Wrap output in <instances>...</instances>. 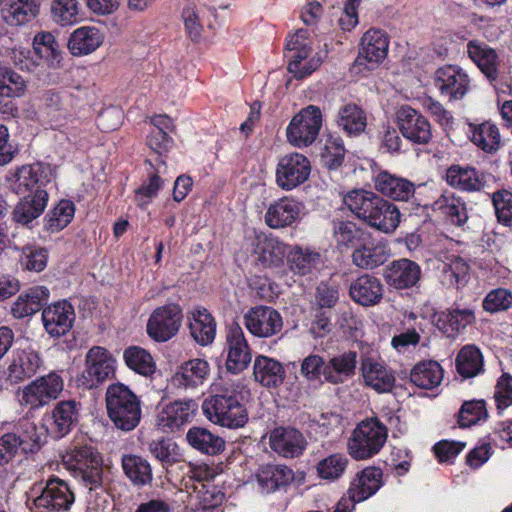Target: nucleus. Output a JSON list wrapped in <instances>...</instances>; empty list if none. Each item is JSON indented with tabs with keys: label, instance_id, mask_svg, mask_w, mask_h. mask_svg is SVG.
Instances as JSON below:
<instances>
[{
	"label": "nucleus",
	"instance_id": "69168bd1",
	"mask_svg": "<svg viewBox=\"0 0 512 512\" xmlns=\"http://www.w3.org/2000/svg\"><path fill=\"white\" fill-rule=\"evenodd\" d=\"M326 360L319 354L311 353L306 356L300 365V375L310 383H322L325 380Z\"/></svg>",
	"mask_w": 512,
	"mask_h": 512
},
{
	"label": "nucleus",
	"instance_id": "6e6d98bb",
	"mask_svg": "<svg viewBox=\"0 0 512 512\" xmlns=\"http://www.w3.org/2000/svg\"><path fill=\"white\" fill-rule=\"evenodd\" d=\"M337 125L348 135H359L367 125L366 113L354 103L343 105L337 116Z\"/></svg>",
	"mask_w": 512,
	"mask_h": 512
},
{
	"label": "nucleus",
	"instance_id": "052dcab7",
	"mask_svg": "<svg viewBox=\"0 0 512 512\" xmlns=\"http://www.w3.org/2000/svg\"><path fill=\"white\" fill-rule=\"evenodd\" d=\"M456 368L464 378L477 376L483 371V356L476 346H464L456 357Z\"/></svg>",
	"mask_w": 512,
	"mask_h": 512
},
{
	"label": "nucleus",
	"instance_id": "13d9d810",
	"mask_svg": "<svg viewBox=\"0 0 512 512\" xmlns=\"http://www.w3.org/2000/svg\"><path fill=\"white\" fill-rule=\"evenodd\" d=\"M125 364L137 374L151 377L157 369L153 356L144 348L130 346L124 350Z\"/></svg>",
	"mask_w": 512,
	"mask_h": 512
},
{
	"label": "nucleus",
	"instance_id": "0e129e2a",
	"mask_svg": "<svg viewBox=\"0 0 512 512\" xmlns=\"http://www.w3.org/2000/svg\"><path fill=\"white\" fill-rule=\"evenodd\" d=\"M79 3L77 0H53L51 15L61 26L73 25L78 21Z\"/></svg>",
	"mask_w": 512,
	"mask_h": 512
},
{
	"label": "nucleus",
	"instance_id": "393cba45",
	"mask_svg": "<svg viewBox=\"0 0 512 512\" xmlns=\"http://www.w3.org/2000/svg\"><path fill=\"white\" fill-rule=\"evenodd\" d=\"M74 320V308L65 300L54 303L42 311L43 325L52 337H60L69 332Z\"/></svg>",
	"mask_w": 512,
	"mask_h": 512
},
{
	"label": "nucleus",
	"instance_id": "423d86ee",
	"mask_svg": "<svg viewBox=\"0 0 512 512\" xmlns=\"http://www.w3.org/2000/svg\"><path fill=\"white\" fill-rule=\"evenodd\" d=\"M308 36V30L299 29L287 39L286 43V57L289 59L287 69L298 79L312 74L323 61L318 53L311 56L312 46Z\"/></svg>",
	"mask_w": 512,
	"mask_h": 512
},
{
	"label": "nucleus",
	"instance_id": "b1692460",
	"mask_svg": "<svg viewBox=\"0 0 512 512\" xmlns=\"http://www.w3.org/2000/svg\"><path fill=\"white\" fill-rule=\"evenodd\" d=\"M421 267L414 261L401 258L392 261L384 269L386 283L397 290L409 289L418 284L421 279Z\"/></svg>",
	"mask_w": 512,
	"mask_h": 512
},
{
	"label": "nucleus",
	"instance_id": "72a5a7b5",
	"mask_svg": "<svg viewBox=\"0 0 512 512\" xmlns=\"http://www.w3.org/2000/svg\"><path fill=\"white\" fill-rule=\"evenodd\" d=\"M383 472L380 468L369 466L356 473L350 482L347 494L354 501L362 502L374 495L382 486Z\"/></svg>",
	"mask_w": 512,
	"mask_h": 512
},
{
	"label": "nucleus",
	"instance_id": "6e6552de",
	"mask_svg": "<svg viewBox=\"0 0 512 512\" xmlns=\"http://www.w3.org/2000/svg\"><path fill=\"white\" fill-rule=\"evenodd\" d=\"M41 447V439L36 425L28 420H20L12 432L0 437V466L9 463L19 451L35 453Z\"/></svg>",
	"mask_w": 512,
	"mask_h": 512
},
{
	"label": "nucleus",
	"instance_id": "ea45409f",
	"mask_svg": "<svg viewBox=\"0 0 512 512\" xmlns=\"http://www.w3.org/2000/svg\"><path fill=\"white\" fill-rule=\"evenodd\" d=\"M445 180L451 187L466 192L480 191L485 185L483 174L470 166L451 165Z\"/></svg>",
	"mask_w": 512,
	"mask_h": 512
},
{
	"label": "nucleus",
	"instance_id": "412c9836",
	"mask_svg": "<svg viewBox=\"0 0 512 512\" xmlns=\"http://www.w3.org/2000/svg\"><path fill=\"white\" fill-rule=\"evenodd\" d=\"M271 449L284 458H296L303 454L307 440L303 433L293 427H277L269 435Z\"/></svg>",
	"mask_w": 512,
	"mask_h": 512
},
{
	"label": "nucleus",
	"instance_id": "a19ab883",
	"mask_svg": "<svg viewBox=\"0 0 512 512\" xmlns=\"http://www.w3.org/2000/svg\"><path fill=\"white\" fill-rule=\"evenodd\" d=\"M253 375L255 381L266 388H277L285 380L286 372L279 361L259 355L254 360Z\"/></svg>",
	"mask_w": 512,
	"mask_h": 512
},
{
	"label": "nucleus",
	"instance_id": "79ce46f5",
	"mask_svg": "<svg viewBox=\"0 0 512 512\" xmlns=\"http://www.w3.org/2000/svg\"><path fill=\"white\" fill-rule=\"evenodd\" d=\"M210 372L206 360L195 358L184 362L174 374V385L184 388H196L202 385Z\"/></svg>",
	"mask_w": 512,
	"mask_h": 512
},
{
	"label": "nucleus",
	"instance_id": "6ab92c4d",
	"mask_svg": "<svg viewBox=\"0 0 512 512\" xmlns=\"http://www.w3.org/2000/svg\"><path fill=\"white\" fill-rule=\"evenodd\" d=\"M364 383L378 393L390 392L395 385V375L377 355L366 354L361 358Z\"/></svg>",
	"mask_w": 512,
	"mask_h": 512
},
{
	"label": "nucleus",
	"instance_id": "cd10ccee",
	"mask_svg": "<svg viewBox=\"0 0 512 512\" xmlns=\"http://www.w3.org/2000/svg\"><path fill=\"white\" fill-rule=\"evenodd\" d=\"M187 512H219L225 494L213 482L201 484L188 491Z\"/></svg>",
	"mask_w": 512,
	"mask_h": 512
},
{
	"label": "nucleus",
	"instance_id": "39448f33",
	"mask_svg": "<svg viewBox=\"0 0 512 512\" xmlns=\"http://www.w3.org/2000/svg\"><path fill=\"white\" fill-rule=\"evenodd\" d=\"M387 437L388 429L377 417L362 420L348 440V453L355 460L369 459L379 453Z\"/></svg>",
	"mask_w": 512,
	"mask_h": 512
},
{
	"label": "nucleus",
	"instance_id": "338daca9",
	"mask_svg": "<svg viewBox=\"0 0 512 512\" xmlns=\"http://www.w3.org/2000/svg\"><path fill=\"white\" fill-rule=\"evenodd\" d=\"M345 148L341 137L329 136L321 152V160L329 169L339 167L344 160Z\"/></svg>",
	"mask_w": 512,
	"mask_h": 512
},
{
	"label": "nucleus",
	"instance_id": "864d4df0",
	"mask_svg": "<svg viewBox=\"0 0 512 512\" xmlns=\"http://www.w3.org/2000/svg\"><path fill=\"white\" fill-rule=\"evenodd\" d=\"M470 140L485 153H495L501 146V136L498 127L491 122L470 125Z\"/></svg>",
	"mask_w": 512,
	"mask_h": 512
},
{
	"label": "nucleus",
	"instance_id": "f8f14e48",
	"mask_svg": "<svg viewBox=\"0 0 512 512\" xmlns=\"http://www.w3.org/2000/svg\"><path fill=\"white\" fill-rule=\"evenodd\" d=\"M183 311L179 304L169 303L157 307L147 322V334L156 342H166L181 328Z\"/></svg>",
	"mask_w": 512,
	"mask_h": 512
},
{
	"label": "nucleus",
	"instance_id": "4d7b16f0",
	"mask_svg": "<svg viewBox=\"0 0 512 512\" xmlns=\"http://www.w3.org/2000/svg\"><path fill=\"white\" fill-rule=\"evenodd\" d=\"M469 271L470 266L466 260L453 256L448 259V262L444 263L441 282L448 288L459 289L468 283Z\"/></svg>",
	"mask_w": 512,
	"mask_h": 512
},
{
	"label": "nucleus",
	"instance_id": "aec40b11",
	"mask_svg": "<svg viewBox=\"0 0 512 512\" xmlns=\"http://www.w3.org/2000/svg\"><path fill=\"white\" fill-rule=\"evenodd\" d=\"M304 208L302 202L293 197L284 196L268 206L264 216L265 223L272 229L290 227L302 218Z\"/></svg>",
	"mask_w": 512,
	"mask_h": 512
},
{
	"label": "nucleus",
	"instance_id": "e433bc0d",
	"mask_svg": "<svg viewBox=\"0 0 512 512\" xmlns=\"http://www.w3.org/2000/svg\"><path fill=\"white\" fill-rule=\"evenodd\" d=\"M357 363L355 351L349 350L332 356L326 361L325 381L333 385L343 384L355 375Z\"/></svg>",
	"mask_w": 512,
	"mask_h": 512
},
{
	"label": "nucleus",
	"instance_id": "e2e57ef3",
	"mask_svg": "<svg viewBox=\"0 0 512 512\" xmlns=\"http://www.w3.org/2000/svg\"><path fill=\"white\" fill-rule=\"evenodd\" d=\"M75 214L74 203L70 200H61L45 217V228L50 232L64 229Z\"/></svg>",
	"mask_w": 512,
	"mask_h": 512
},
{
	"label": "nucleus",
	"instance_id": "c756f323",
	"mask_svg": "<svg viewBox=\"0 0 512 512\" xmlns=\"http://www.w3.org/2000/svg\"><path fill=\"white\" fill-rule=\"evenodd\" d=\"M466 52L471 61L479 68L492 83L499 76V57L497 52L488 44L479 40H470Z\"/></svg>",
	"mask_w": 512,
	"mask_h": 512
},
{
	"label": "nucleus",
	"instance_id": "3c124183",
	"mask_svg": "<svg viewBox=\"0 0 512 512\" xmlns=\"http://www.w3.org/2000/svg\"><path fill=\"white\" fill-rule=\"evenodd\" d=\"M443 380L441 365L433 360L422 361L416 364L410 373V381L422 389H433Z\"/></svg>",
	"mask_w": 512,
	"mask_h": 512
},
{
	"label": "nucleus",
	"instance_id": "2f4dec72",
	"mask_svg": "<svg viewBox=\"0 0 512 512\" xmlns=\"http://www.w3.org/2000/svg\"><path fill=\"white\" fill-rule=\"evenodd\" d=\"M40 355L32 349L17 350L7 368V380L17 384L31 378L41 367Z\"/></svg>",
	"mask_w": 512,
	"mask_h": 512
},
{
	"label": "nucleus",
	"instance_id": "c85d7f7f",
	"mask_svg": "<svg viewBox=\"0 0 512 512\" xmlns=\"http://www.w3.org/2000/svg\"><path fill=\"white\" fill-rule=\"evenodd\" d=\"M289 269L297 275L306 276L318 272L324 264L322 253L310 246H290Z\"/></svg>",
	"mask_w": 512,
	"mask_h": 512
},
{
	"label": "nucleus",
	"instance_id": "9b49d317",
	"mask_svg": "<svg viewBox=\"0 0 512 512\" xmlns=\"http://www.w3.org/2000/svg\"><path fill=\"white\" fill-rule=\"evenodd\" d=\"M85 362L86 367L77 378L78 385L83 388H97L114 376L115 360L110 352L103 347H92L86 355Z\"/></svg>",
	"mask_w": 512,
	"mask_h": 512
},
{
	"label": "nucleus",
	"instance_id": "7c9ffc66",
	"mask_svg": "<svg viewBox=\"0 0 512 512\" xmlns=\"http://www.w3.org/2000/svg\"><path fill=\"white\" fill-rule=\"evenodd\" d=\"M374 187L381 195L395 201H408L415 193L414 183L388 171H381L374 177Z\"/></svg>",
	"mask_w": 512,
	"mask_h": 512
},
{
	"label": "nucleus",
	"instance_id": "a18cd8bd",
	"mask_svg": "<svg viewBox=\"0 0 512 512\" xmlns=\"http://www.w3.org/2000/svg\"><path fill=\"white\" fill-rule=\"evenodd\" d=\"M104 36L93 26L76 29L68 40V48L74 56L87 55L95 51L103 42Z\"/></svg>",
	"mask_w": 512,
	"mask_h": 512
},
{
	"label": "nucleus",
	"instance_id": "ddd939ff",
	"mask_svg": "<svg viewBox=\"0 0 512 512\" xmlns=\"http://www.w3.org/2000/svg\"><path fill=\"white\" fill-rule=\"evenodd\" d=\"M310 173L311 163L305 155L288 153L280 157L276 165V184L284 191H291L306 182Z\"/></svg>",
	"mask_w": 512,
	"mask_h": 512
},
{
	"label": "nucleus",
	"instance_id": "c03bdc74",
	"mask_svg": "<svg viewBox=\"0 0 512 512\" xmlns=\"http://www.w3.org/2000/svg\"><path fill=\"white\" fill-rule=\"evenodd\" d=\"M48 203L47 191L38 190L34 195H23V199L17 203L13 211L15 222L27 225L38 218L45 210Z\"/></svg>",
	"mask_w": 512,
	"mask_h": 512
},
{
	"label": "nucleus",
	"instance_id": "774afa93",
	"mask_svg": "<svg viewBox=\"0 0 512 512\" xmlns=\"http://www.w3.org/2000/svg\"><path fill=\"white\" fill-rule=\"evenodd\" d=\"M492 203L495 214L500 223L512 225V192L502 189L492 194Z\"/></svg>",
	"mask_w": 512,
	"mask_h": 512
},
{
	"label": "nucleus",
	"instance_id": "7ed1b4c3",
	"mask_svg": "<svg viewBox=\"0 0 512 512\" xmlns=\"http://www.w3.org/2000/svg\"><path fill=\"white\" fill-rule=\"evenodd\" d=\"M106 409L109 419L116 428L132 431L142 417L141 401L138 396L122 383L111 384L106 391Z\"/></svg>",
	"mask_w": 512,
	"mask_h": 512
},
{
	"label": "nucleus",
	"instance_id": "0eeeda50",
	"mask_svg": "<svg viewBox=\"0 0 512 512\" xmlns=\"http://www.w3.org/2000/svg\"><path fill=\"white\" fill-rule=\"evenodd\" d=\"M64 379L59 371H51L38 377L18 391L21 406L36 410L48 405L61 395Z\"/></svg>",
	"mask_w": 512,
	"mask_h": 512
},
{
	"label": "nucleus",
	"instance_id": "9d476101",
	"mask_svg": "<svg viewBox=\"0 0 512 512\" xmlns=\"http://www.w3.org/2000/svg\"><path fill=\"white\" fill-rule=\"evenodd\" d=\"M433 85L439 95L449 102L462 100L472 88V79L462 67L446 64L433 76Z\"/></svg>",
	"mask_w": 512,
	"mask_h": 512
},
{
	"label": "nucleus",
	"instance_id": "5fc2aeb1",
	"mask_svg": "<svg viewBox=\"0 0 512 512\" xmlns=\"http://www.w3.org/2000/svg\"><path fill=\"white\" fill-rule=\"evenodd\" d=\"M39 8L37 0H13L8 8L2 10V15L7 24L20 26L36 18Z\"/></svg>",
	"mask_w": 512,
	"mask_h": 512
},
{
	"label": "nucleus",
	"instance_id": "473e14b6",
	"mask_svg": "<svg viewBox=\"0 0 512 512\" xmlns=\"http://www.w3.org/2000/svg\"><path fill=\"white\" fill-rule=\"evenodd\" d=\"M390 257L387 245L375 241L371 235L362 241L352 253V262L361 269H374L383 265Z\"/></svg>",
	"mask_w": 512,
	"mask_h": 512
},
{
	"label": "nucleus",
	"instance_id": "5701e85b",
	"mask_svg": "<svg viewBox=\"0 0 512 512\" xmlns=\"http://www.w3.org/2000/svg\"><path fill=\"white\" fill-rule=\"evenodd\" d=\"M51 175L50 167L41 163L24 165L15 173L13 189L18 195L46 191L45 186L50 183Z\"/></svg>",
	"mask_w": 512,
	"mask_h": 512
},
{
	"label": "nucleus",
	"instance_id": "09e8293b",
	"mask_svg": "<svg viewBox=\"0 0 512 512\" xmlns=\"http://www.w3.org/2000/svg\"><path fill=\"white\" fill-rule=\"evenodd\" d=\"M262 492L271 493L289 485L294 480V472L286 465H267L257 475Z\"/></svg>",
	"mask_w": 512,
	"mask_h": 512
},
{
	"label": "nucleus",
	"instance_id": "a211bd4d",
	"mask_svg": "<svg viewBox=\"0 0 512 512\" xmlns=\"http://www.w3.org/2000/svg\"><path fill=\"white\" fill-rule=\"evenodd\" d=\"M397 123L402 135L415 144H427L432 138L428 119L410 106H402L397 111Z\"/></svg>",
	"mask_w": 512,
	"mask_h": 512
},
{
	"label": "nucleus",
	"instance_id": "2eb2a0df",
	"mask_svg": "<svg viewBox=\"0 0 512 512\" xmlns=\"http://www.w3.org/2000/svg\"><path fill=\"white\" fill-rule=\"evenodd\" d=\"M75 502V494L69 484L58 478L50 477L41 493L34 499L37 508H43L51 512L68 511Z\"/></svg>",
	"mask_w": 512,
	"mask_h": 512
},
{
	"label": "nucleus",
	"instance_id": "f257e3e1",
	"mask_svg": "<svg viewBox=\"0 0 512 512\" xmlns=\"http://www.w3.org/2000/svg\"><path fill=\"white\" fill-rule=\"evenodd\" d=\"M343 202L358 219L380 232L392 233L400 223L398 207L372 191H350Z\"/></svg>",
	"mask_w": 512,
	"mask_h": 512
},
{
	"label": "nucleus",
	"instance_id": "49530a36",
	"mask_svg": "<svg viewBox=\"0 0 512 512\" xmlns=\"http://www.w3.org/2000/svg\"><path fill=\"white\" fill-rule=\"evenodd\" d=\"M370 233L349 220H333L332 235L338 248H356Z\"/></svg>",
	"mask_w": 512,
	"mask_h": 512
},
{
	"label": "nucleus",
	"instance_id": "c9c22d12",
	"mask_svg": "<svg viewBox=\"0 0 512 512\" xmlns=\"http://www.w3.org/2000/svg\"><path fill=\"white\" fill-rule=\"evenodd\" d=\"M188 326L192 338L201 346L211 344L216 336V321L205 308H194L187 312Z\"/></svg>",
	"mask_w": 512,
	"mask_h": 512
},
{
	"label": "nucleus",
	"instance_id": "4c0bfd02",
	"mask_svg": "<svg viewBox=\"0 0 512 512\" xmlns=\"http://www.w3.org/2000/svg\"><path fill=\"white\" fill-rule=\"evenodd\" d=\"M26 81L12 68L0 65V113H8L11 98L21 97L26 91Z\"/></svg>",
	"mask_w": 512,
	"mask_h": 512
},
{
	"label": "nucleus",
	"instance_id": "603ef678",
	"mask_svg": "<svg viewBox=\"0 0 512 512\" xmlns=\"http://www.w3.org/2000/svg\"><path fill=\"white\" fill-rule=\"evenodd\" d=\"M474 321L475 314L472 309L455 308L441 313L436 320V325L443 333L453 336Z\"/></svg>",
	"mask_w": 512,
	"mask_h": 512
},
{
	"label": "nucleus",
	"instance_id": "a878e982",
	"mask_svg": "<svg viewBox=\"0 0 512 512\" xmlns=\"http://www.w3.org/2000/svg\"><path fill=\"white\" fill-rule=\"evenodd\" d=\"M361 48L357 62L362 65L364 62L376 66L381 63L388 54L389 37L387 33L378 28H370L361 38Z\"/></svg>",
	"mask_w": 512,
	"mask_h": 512
},
{
	"label": "nucleus",
	"instance_id": "20e7f679",
	"mask_svg": "<svg viewBox=\"0 0 512 512\" xmlns=\"http://www.w3.org/2000/svg\"><path fill=\"white\" fill-rule=\"evenodd\" d=\"M72 477L89 491L103 488V459L90 446H73L62 457Z\"/></svg>",
	"mask_w": 512,
	"mask_h": 512
},
{
	"label": "nucleus",
	"instance_id": "4468645a",
	"mask_svg": "<svg viewBox=\"0 0 512 512\" xmlns=\"http://www.w3.org/2000/svg\"><path fill=\"white\" fill-rule=\"evenodd\" d=\"M246 329L255 337L270 338L278 335L284 322L281 314L270 306L251 307L243 316Z\"/></svg>",
	"mask_w": 512,
	"mask_h": 512
},
{
	"label": "nucleus",
	"instance_id": "37998d69",
	"mask_svg": "<svg viewBox=\"0 0 512 512\" xmlns=\"http://www.w3.org/2000/svg\"><path fill=\"white\" fill-rule=\"evenodd\" d=\"M432 209L455 226H463L468 220L465 202L452 192H446L437 198Z\"/></svg>",
	"mask_w": 512,
	"mask_h": 512
},
{
	"label": "nucleus",
	"instance_id": "dca6fc26",
	"mask_svg": "<svg viewBox=\"0 0 512 512\" xmlns=\"http://www.w3.org/2000/svg\"><path fill=\"white\" fill-rule=\"evenodd\" d=\"M198 404L193 399L175 400L164 405L156 417V425L166 433L179 430L194 418Z\"/></svg>",
	"mask_w": 512,
	"mask_h": 512
},
{
	"label": "nucleus",
	"instance_id": "680f3d73",
	"mask_svg": "<svg viewBox=\"0 0 512 512\" xmlns=\"http://www.w3.org/2000/svg\"><path fill=\"white\" fill-rule=\"evenodd\" d=\"M348 465L349 459L346 454L332 453L317 463V475L323 480L336 481L345 474Z\"/></svg>",
	"mask_w": 512,
	"mask_h": 512
},
{
	"label": "nucleus",
	"instance_id": "bf43d9fd",
	"mask_svg": "<svg viewBox=\"0 0 512 512\" xmlns=\"http://www.w3.org/2000/svg\"><path fill=\"white\" fill-rule=\"evenodd\" d=\"M34 54L47 62L49 67L58 68L62 60L59 45L50 32H40L33 39Z\"/></svg>",
	"mask_w": 512,
	"mask_h": 512
},
{
	"label": "nucleus",
	"instance_id": "f704fd0d",
	"mask_svg": "<svg viewBox=\"0 0 512 512\" xmlns=\"http://www.w3.org/2000/svg\"><path fill=\"white\" fill-rule=\"evenodd\" d=\"M384 288L381 281L372 275L364 274L355 279L349 288L352 300L362 306L377 305L383 298Z\"/></svg>",
	"mask_w": 512,
	"mask_h": 512
},
{
	"label": "nucleus",
	"instance_id": "f3484780",
	"mask_svg": "<svg viewBox=\"0 0 512 512\" xmlns=\"http://www.w3.org/2000/svg\"><path fill=\"white\" fill-rule=\"evenodd\" d=\"M226 368L233 374H238L248 368L251 359V348L246 340L243 329L238 324H232L226 333Z\"/></svg>",
	"mask_w": 512,
	"mask_h": 512
},
{
	"label": "nucleus",
	"instance_id": "f03ea898",
	"mask_svg": "<svg viewBox=\"0 0 512 512\" xmlns=\"http://www.w3.org/2000/svg\"><path fill=\"white\" fill-rule=\"evenodd\" d=\"M212 395L202 403L205 417L212 423L229 429H238L248 422V411L241 402L237 389L230 382L214 383Z\"/></svg>",
	"mask_w": 512,
	"mask_h": 512
},
{
	"label": "nucleus",
	"instance_id": "1a4fd4ad",
	"mask_svg": "<svg viewBox=\"0 0 512 512\" xmlns=\"http://www.w3.org/2000/svg\"><path fill=\"white\" fill-rule=\"evenodd\" d=\"M322 127V113L319 107L308 105L290 121L287 129L288 142L297 148L310 146L318 137Z\"/></svg>",
	"mask_w": 512,
	"mask_h": 512
},
{
	"label": "nucleus",
	"instance_id": "58836bf2",
	"mask_svg": "<svg viewBox=\"0 0 512 512\" xmlns=\"http://www.w3.org/2000/svg\"><path fill=\"white\" fill-rule=\"evenodd\" d=\"M49 294L44 286H34L20 293L11 308L13 316L21 319L37 313L47 303Z\"/></svg>",
	"mask_w": 512,
	"mask_h": 512
},
{
	"label": "nucleus",
	"instance_id": "8fccbe9b",
	"mask_svg": "<svg viewBox=\"0 0 512 512\" xmlns=\"http://www.w3.org/2000/svg\"><path fill=\"white\" fill-rule=\"evenodd\" d=\"M186 440L191 447L208 455H216L225 449L223 438L202 427H191Z\"/></svg>",
	"mask_w": 512,
	"mask_h": 512
},
{
	"label": "nucleus",
	"instance_id": "4be33fe9",
	"mask_svg": "<svg viewBox=\"0 0 512 512\" xmlns=\"http://www.w3.org/2000/svg\"><path fill=\"white\" fill-rule=\"evenodd\" d=\"M251 245L256 262L263 267H279L288 259L290 246L278 238L257 235Z\"/></svg>",
	"mask_w": 512,
	"mask_h": 512
},
{
	"label": "nucleus",
	"instance_id": "de8ad7c7",
	"mask_svg": "<svg viewBox=\"0 0 512 512\" xmlns=\"http://www.w3.org/2000/svg\"><path fill=\"white\" fill-rule=\"evenodd\" d=\"M121 466L125 476L134 486L144 487L152 483V467L142 456L124 454L121 459Z\"/></svg>",
	"mask_w": 512,
	"mask_h": 512
},
{
	"label": "nucleus",
	"instance_id": "bb28decb",
	"mask_svg": "<svg viewBox=\"0 0 512 512\" xmlns=\"http://www.w3.org/2000/svg\"><path fill=\"white\" fill-rule=\"evenodd\" d=\"M81 404L74 399L59 401L52 410L50 433L54 438H63L77 425Z\"/></svg>",
	"mask_w": 512,
	"mask_h": 512
}]
</instances>
